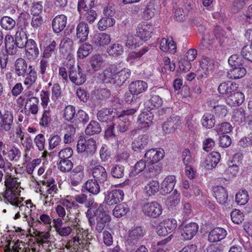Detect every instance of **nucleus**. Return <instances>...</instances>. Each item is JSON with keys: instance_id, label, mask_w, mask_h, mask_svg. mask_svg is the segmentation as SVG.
<instances>
[{"instance_id": "obj_7", "label": "nucleus", "mask_w": 252, "mask_h": 252, "mask_svg": "<svg viewBox=\"0 0 252 252\" xmlns=\"http://www.w3.org/2000/svg\"><path fill=\"white\" fill-rule=\"evenodd\" d=\"M198 230V224L195 222L182 224L181 230V236L186 240H190L196 235Z\"/></svg>"}, {"instance_id": "obj_59", "label": "nucleus", "mask_w": 252, "mask_h": 252, "mask_svg": "<svg viewBox=\"0 0 252 252\" xmlns=\"http://www.w3.org/2000/svg\"><path fill=\"white\" fill-rule=\"evenodd\" d=\"M72 167L73 163L69 159H60V161L58 164V169L63 172H69Z\"/></svg>"}, {"instance_id": "obj_38", "label": "nucleus", "mask_w": 252, "mask_h": 252, "mask_svg": "<svg viewBox=\"0 0 252 252\" xmlns=\"http://www.w3.org/2000/svg\"><path fill=\"white\" fill-rule=\"evenodd\" d=\"M104 62L102 55L98 54L94 55L90 60L91 66L94 71L98 70L104 64Z\"/></svg>"}, {"instance_id": "obj_51", "label": "nucleus", "mask_w": 252, "mask_h": 252, "mask_svg": "<svg viewBox=\"0 0 252 252\" xmlns=\"http://www.w3.org/2000/svg\"><path fill=\"white\" fill-rule=\"evenodd\" d=\"M215 122L214 115L210 113H205L201 119L202 125L206 128L213 127L215 126Z\"/></svg>"}, {"instance_id": "obj_4", "label": "nucleus", "mask_w": 252, "mask_h": 252, "mask_svg": "<svg viewBox=\"0 0 252 252\" xmlns=\"http://www.w3.org/2000/svg\"><path fill=\"white\" fill-rule=\"evenodd\" d=\"M96 149V142L93 138L86 140L84 137L79 139L77 145V150L78 153H85L87 155H92L95 153Z\"/></svg>"}, {"instance_id": "obj_54", "label": "nucleus", "mask_w": 252, "mask_h": 252, "mask_svg": "<svg viewBox=\"0 0 252 252\" xmlns=\"http://www.w3.org/2000/svg\"><path fill=\"white\" fill-rule=\"evenodd\" d=\"M79 14L85 21L90 24L93 23L97 17V14L96 11L92 9L86 10L85 12Z\"/></svg>"}, {"instance_id": "obj_8", "label": "nucleus", "mask_w": 252, "mask_h": 252, "mask_svg": "<svg viewBox=\"0 0 252 252\" xmlns=\"http://www.w3.org/2000/svg\"><path fill=\"white\" fill-rule=\"evenodd\" d=\"M2 156H5L9 161L17 162L19 160L21 157V152L20 150L15 145H9L6 149H4L2 151Z\"/></svg>"}, {"instance_id": "obj_22", "label": "nucleus", "mask_w": 252, "mask_h": 252, "mask_svg": "<svg viewBox=\"0 0 252 252\" xmlns=\"http://www.w3.org/2000/svg\"><path fill=\"white\" fill-rule=\"evenodd\" d=\"M92 175L96 182L103 183L108 178L107 173L106 169L101 165H96L92 169Z\"/></svg>"}, {"instance_id": "obj_58", "label": "nucleus", "mask_w": 252, "mask_h": 252, "mask_svg": "<svg viewBox=\"0 0 252 252\" xmlns=\"http://www.w3.org/2000/svg\"><path fill=\"white\" fill-rule=\"evenodd\" d=\"M246 114L245 111L242 108L237 109L234 111L232 116V120L238 124L245 121Z\"/></svg>"}, {"instance_id": "obj_48", "label": "nucleus", "mask_w": 252, "mask_h": 252, "mask_svg": "<svg viewBox=\"0 0 252 252\" xmlns=\"http://www.w3.org/2000/svg\"><path fill=\"white\" fill-rule=\"evenodd\" d=\"M95 0H79L77 9L79 13L91 9L94 5Z\"/></svg>"}, {"instance_id": "obj_6", "label": "nucleus", "mask_w": 252, "mask_h": 252, "mask_svg": "<svg viewBox=\"0 0 252 252\" xmlns=\"http://www.w3.org/2000/svg\"><path fill=\"white\" fill-rule=\"evenodd\" d=\"M164 151L161 148H153L146 151L144 158L148 163H156L164 157Z\"/></svg>"}, {"instance_id": "obj_26", "label": "nucleus", "mask_w": 252, "mask_h": 252, "mask_svg": "<svg viewBox=\"0 0 252 252\" xmlns=\"http://www.w3.org/2000/svg\"><path fill=\"white\" fill-rule=\"evenodd\" d=\"M147 89V83L142 80L133 81L129 85V91L132 94L138 95L145 92Z\"/></svg>"}, {"instance_id": "obj_39", "label": "nucleus", "mask_w": 252, "mask_h": 252, "mask_svg": "<svg viewBox=\"0 0 252 252\" xmlns=\"http://www.w3.org/2000/svg\"><path fill=\"white\" fill-rule=\"evenodd\" d=\"M15 42L20 48L25 47L26 43L28 41L27 35L25 32L22 29L18 30L15 34Z\"/></svg>"}, {"instance_id": "obj_32", "label": "nucleus", "mask_w": 252, "mask_h": 252, "mask_svg": "<svg viewBox=\"0 0 252 252\" xmlns=\"http://www.w3.org/2000/svg\"><path fill=\"white\" fill-rule=\"evenodd\" d=\"M5 46L7 53L9 55H14L17 51V44L11 35H6L4 39Z\"/></svg>"}, {"instance_id": "obj_33", "label": "nucleus", "mask_w": 252, "mask_h": 252, "mask_svg": "<svg viewBox=\"0 0 252 252\" xmlns=\"http://www.w3.org/2000/svg\"><path fill=\"white\" fill-rule=\"evenodd\" d=\"M121 70V67L116 64L110 65L104 71V76L105 79H108L110 82L111 80H116L119 72Z\"/></svg>"}, {"instance_id": "obj_62", "label": "nucleus", "mask_w": 252, "mask_h": 252, "mask_svg": "<svg viewBox=\"0 0 252 252\" xmlns=\"http://www.w3.org/2000/svg\"><path fill=\"white\" fill-rule=\"evenodd\" d=\"M60 203L62 206L65 207L67 212H69L74 205V198L72 196L67 195L62 198Z\"/></svg>"}, {"instance_id": "obj_3", "label": "nucleus", "mask_w": 252, "mask_h": 252, "mask_svg": "<svg viewBox=\"0 0 252 252\" xmlns=\"http://www.w3.org/2000/svg\"><path fill=\"white\" fill-rule=\"evenodd\" d=\"M154 32V28L151 23L141 22L137 25L136 29V35L142 40H149Z\"/></svg>"}, {"instance_id": "obj_5", "label": "nucleus", "mask_w": 252, "mask_h": 252, "mask_svg": "<svg viewBox=\"0 0 252 252\" xmlns=\"http://www.w3.org/2000/svg\"><path fill=\"white\" fill-rule=\"evenodd\" d=\"M142 211L145 216L156 218L161 214L162 208L158 202L152 201L144 203L142 206Z\"/></svg>"}, {"instance_id": "obj_2", "label": "nucleus", "mask_w": 252, "mask_h": 252, "mask_svg": "<svg viewBox=\"0 0 252 252\" xmlns=\"http://www.w3.org/2000/svg\"><path fill=\"white\" fill-rule=\"evenodd\" d=\"M74 228L76 229V235L68 241L67 245L77 251L80 249H83L87 243L88 232L80 228L78 223L75 226L74 225Z\"/></svg>"}, {"instance_id": "obj_30", "label": "nucleus", "mask_w": 252, "mask_h": 252, "mask_svg": "<svg viewBox=\"0 0 252 252\" xmlns=\"http://www.w3.org/2000/svg\"><path fill=\"white\" fill-rule=\"evenodd\" d=\"M149 141L148 135H140L132 142V148L135 152H139L147 146Z\"/></svg>"}, {"instance_id": "obj_57", "label": "nucleus", "mask_w": 252, "mask_h": 252, "mask_svg": "<svg viewBox=\"0 0 252 252\" xmlns=\"http://www.w3.org/2000/svg\"><path fill=\"white\" fill-rule=\"evenodd\" d=\"M130 74L131 72L129 69L127 68L123 69L121 67V70L119 72L117 78H116L114 82H117L118 84H123L129 78Z\"/></svg>"}, {"instance_id": "obj_41", "label": "nucleus", "mask_w": 252, "mask_h": 252, "mask_svg": "<svg viewBox=\"0 0 252 252\" xmlns=\"http://www.w3.org/2000/svg\"><path fill=\"white\" fill-rule=\"evenodd\" d=\"M249 199V193L245 189L239 190L235 195V201L239 205L246 204L248 202Z\"/></svg>"}, {"instance_id": "obj_49", "label": "nucleus", "mask_w": 252, "mask_h": 252, "mask_svg": "<svg viewBox=\"0 0 252 252\" xmlns=\"http://www.w3.org/2000/svg\"><path fill=\"white\" fill-rule=\"evenodd\" d=\"M101 131V127L99 123L94 121H92L87 126L85 133L87 135H92L98 134Z\"/></svg>"}, {"instance_id": "obj_64", "label": "nucleus", "mask_w": 252, "mask_h": 252, "mask_svg": "<svg viewBox=\"0 0 252 252\" xmlns=\"http://www.w3.org/2000/svg\"><path fill=\"white\" fill-rule=\"evenodd\" d=\"M76 113L75 108L72 105H67L63 111V117L67 121L72 120Z\"/></svg>"}, {"instance_id": "obj_19", "label": "nucleus", "mask_w": 252, "mask_h": 252, "mask_svg": "<svg viewBox=\"0 0 252 252\" xmlns=\"http://www.w3.org/2000/svg\"><path fill=\"white\" fill-rule=\"evenodd\" d=\"M176 183V177L169 175L166 177L161 184L160 192L162 195L170 193L174 189Z\"/></svg>"}, {"instance_id": "obj_40", "label": "nucleus", "mask_w": 252, "mask_h": 252, "mask_svg": "<svg viewBox=\"0 0 252 252\" xmlns=\"http://www.w3.org/2000/svg\"><path fill=\"white\" fill-rule=\"evenodd\" d=\"M129 207L126 203H122L116 205L113 210V216L117 218L125 216L129 211Z\"/></svg>"}, {"instance_id": "obj_18", "label": "nucleus", "mask_w": 252, "mask_h": 252, "mask_svg": "<svg viewBox=\"0 0 252 252\" xmlns=\"http://www.w3.org/2000/svg\"><path fill=\"white\" fill-rule=\"evenodd\" d=\"M25 47L27 58L30 61L35 60L39 53L36 42L32 39H29Z\"/></svg>"}, {"instance_id": "obj_27", "label": "nucleus", "mask_w": 252, "mask_h": 252, "mask_svg": "<svg viewBox=\"0 0 252 252\" xmlns=\"http://www.w3.org/2000/svg\"><path fill=\"white\" fill-rule=\"evenodd\" d=\"M237 88L236 84L230 81H226L220 84L218 91L220 94L228 97L234 92L237 91Z\"/></svg>"}, {"instance_id": "obj_12", "label": "nucleus", "mask_w": 252, "mask_h": 252, "mask_svg": "<svg viewBox=\"0 0 252 252\" xmlns=\"http://www.w3.org/2000/svg\"><path fill=\"white\" fill-rule=\"evenodd\" d=\"M111 41V38L109 34L99 32L93 35L91 42L95 47L100 48L108 45Z\"/></svg>"}, {"instance_id": "obj_56", "label": "nucleus", "mask_w": 252, "mask_h": 252, "mask_svg": "<svg viewBox=\"0 0 252 252\" xmlns=\"http://www.w3.org/2000/svg\"><path fill=\"white\" fill-rule=\"evenodd\" d=\"M15 24V21L9 16H3L0 20V25L5 30H11Z\"/></svg>"}, {"instance_id": "obj_35", "label": "nucleus", "mask_w": 252, "mask_h": 252, "mask_svg": "<svg viewBox=\"0 0 252 252\" xmlns=\"http://www.w3.org/2000/svg\"><path fill=\"white\" fill-rule=\"evenodd\" d=\"M245 68L242 66L232 67L228 72V76L232 79H237L243 77L246 74Z\"/></svg>"}, {"instance_id": "obj_37", "label": "nucleus", "mask_w": 252, "mask_h": 252, "mask_svg": "<svg viewBox=\"0 0 252 252\" xmlns=\"http://www.w3.org/2000/svg\"><path fill=\"white\" fill-rule=\"evenodd\" d=\"M159 189V183L157 180H151L149 181L144 187L145 194L148 196L155 195L158 192Z\"/></svg>"}, {"instance_id": "obj_23", "label": "nucleus", "mask_w": 252, "mask_h": 252, "mask_svg": "<svg viewBox=\"0 0 252 252\" xmlns=\"http://www.w3.org/2000/svg\"><path fill=\"white\" fill-rule=\"evenodd\" d=\"M76 37L79 39L80 42H84L88 39L89 33V27L85 22H80L77 25L76 28Z\"/></svg>"}, {"instance_id": "obj_52", "label": "nucleus", "mask_w": 252, "mask_h": 252, "mask_svg": "<svg viewBox=\"0 0 252 252\" xmlns=\"http://www.w3.org/2000/svg\"><path fill=\"white\" fill-rule=\"evenodd\" d=\"M4 179V186L6 187V190H19L18 188L20 186V183L17 178L13 177Z\"/></svg>"}, {"instance_id": "obj_28", "label": "nucleus", "mask_w": 252, "mask_h": 252, "mask_svg": "<svg viewBox=\"0 0 252 252\" xmlns=\"http://www.w3.org/2000/svg\"><path fill=\"white\" fill-rule=\"evenodd\" d=\"M214 195L217 201L221 205H225L228 200V195L224 188L216 186L213 188Z\"/></svg>"}, {"instance_id": "obj_42", "label": "nucleus", "mask_w": 252, "mask_h": 252, "mask_svg": "<svg viewBox=\"0 0 252 252\" xmlns=\"http://www.w3.org/2000/svg\"><path fill=\"white\" fill-rule=\"evenodd\" d=\"M98 183V182H96L94 180H88L85 183V188L90 193L94 195H97L100 190Z\"/></svg>"}, {"instance_id": "obj_15", "label": "nucleus", "mask_w": 252, "mask_h": 252, "mask_svg": "<svg viewBox=\"0 0 252 252\" xmlns=\"http://www.w3.org/2000/svg\"><path fill=\"white\" fill-rule=\"evenodd\" d=\"M39 99L36 97H31L27 99L24 109L26 115L30 116L31 114L36 115L39 110Z\"/></svg>"}, {"instance_id": "obj_44", "label": "nucleus", "mask_w": 252, "mask_h": 252, "mask_svg": "<svg viewBox=\"0 0 252 252\" xmlns=\"http://www.w3.org/2000/svg\"><path fill=\"white\" fill-rule=\"evenodd\" d=\"M123 52V46L119 43H114L109 46L107 49V53L109 55L113 57H117L121 55Z\"/></svg>"}, {"instance_id": "obj_36", "label": "nucleus", "mask_w": 252, "mask_h": 252, "mask_svg": "<svg viewBox=\"0 0 252 252\" xmlns=\"http://www.w3.org/2000/svg\"><path fill=\"white\" fill-rule=\"evenodd\" d=\"M15 72L17 76L24 77L26 73L27 64L25 60L22 58L18 59L15 63Z\"/></svg>"}, {"instance_id": "obj_29", "label": "nucleus", "mask_w": 252, "mask_h": 252, "mask_svg": "<svg viewBox=\"0 0 252 252\" xmlns=\"http://www.w3.org/2000/svg\"><path fill=\"white\" fill-rule=\"evenodd\" d=\"M67 23L66 17L63 14L56 16L52 21V28L54 32L59 33L65 27Z\"/></svg>"}, {"instance_id": "obj_10", "label": "nucleus", "mask_w": 252, "mask_h": 252, "mask_svg": "<svg viewBox=\"0 0 252 252\" xmlns=\"http://www.w3.org/2000/svg\"><path fill=\"white\" fill-rule=\"evenodd\" d=\"M85 177L84 166L81 165L76 166L70 173V183L76 187L79 185Z\"/></svg>"}, {"instance_id": "obj_9", "label": "nucleus", "mask_w": 252, "mask_h": 252, "mask_svg": "<svg viewBox=\"0 0 252 252\" xmlns=\"http://www.w3.org/2000/svg\"><path fill=\"white\" fill-rule=\"evenodd\" d=\"M68 75L70 81L76 85H82L86 80V76L79 66H78L77 69L71 66Z\"/></svg>"}, {"instance_id": "obj_13", "label": "nucleus", "mask_w": 252, "mask_h": 252, "mask_svg": "<svg viewBox=\"0 0 252 252\" xmlns=\"http://www.w3.org/2000/svg\"><path fill=\"white\" fill-rule=\"evenodd\" d=\"M0 169H2L4 172V179L15 177L16 169L12 163L4 158L0 154Z\"/></svg>"}, {"instance_id": "obj_34", "label": "nucleus", "mask_w": 252, "mask_h": 252, "mask_svg": "<svg viewBox=\"0 0 252 252\" xmlns=\"http://www.w3.org/2000/svg\"><path fill=\"white\" fill-rule=\"evenodd\" d=\"M153 120V115L151 113L144 112L140 114L137 122L142 128L148 127L151 125Z\"/></svg>"}, {"instance_id": "obj_47", "label": "nucleus", "mask_w": 252, "mask_h": 252, "mask_svg": "<svg viewBox=\"0 0 252 252\" xmlns=\"http://www.w3.org/2000/svg\"><path fill=\"white\" fill-rule=\"evenodd\" d=\"M155 8L154 3L150 1L147 3L145 8L144 9L142 14V17L144 20H149L152 19L155 15Z\"/></svg>"}, {"instance_id": "obj_50", "label": "nucleus", "mask_w": 252, "mask_h": 252, "mask_svg": "<svg viewBox=\"0 0 252 252\" xmlns=\"http://www.w3.org/2000/svg\"><path fill=\"white\" fill-rule=\"evenodd\" d=\"M200 66L204 70H212L214 68L215 61L210 57L203 56L200 61Z\"/></svg>"}, {"instance_id": "obj_45", "label": "nucleus", "mask_w": 252, "mask_h": 252, "mask_svg": "<svg viewBox=\"0 0 252 252\" xmlns=\"http://www.w3.org/2000/svg\"><path fill=\"white\" fill-rule=\"evenodd\" d=\"M93 46L89 43L83 44L77 51V57L83 59L87 57L92 51Z\"/></svg>"}, {"instance_id": "obj_20", "label": "nucleus", "mask_w": 252, "mask_h": 252, "mask_svg": "<svg viewBox=\"0 0 252 252\" xmlns=\"http://www.w3.org/2000/svg\"><path fill=\"white\" fill-rule=\"evenodd\" d=\"M13 124V115L11 111H6L3 114L0 110V126L5 131H9Z\"/></svg>"}, {"instance_id": "obj_17", "label": "nucleus", "mask_w": 252, "mask_h": 252, "mask_svg": "<svg viewBox=\"0 0 252 252\" xmlns=\"http://www.w3.org/2000/svg\"><path fill=\"white\" fill-rule=\"evenodd\" d=\"M20 195L19 190H5L3 193L5 201L16 206H19L22 203V198Z\"/></svg>"}, {"instance_id": "obj_60", "label": "nucleus", "mask_w": 252, "mask_h": 252, "mask_svg": "<svg viewBox=\"0 0 252 252\" xmlns=\"http://www.w3.org/2000/svg\"><path fill=\"white\" fill-rule=\"evenodd\" d=\"M146 166V162L143 160H140L135 164L132 167L130 172V175L131 176H135L138 174L142 172Z\"/></svg>"}, {"instance_id": "obj_31", "label": "nucleus", "mask_w": 252, "mask_h": 252, "mask_svg": "<svg viewBox=\"0 0 252 252\" xmlns=\"http://www.w3.org/2000/svg\"><path fill=\"white\" fill-rule=\"evenodd\" d=\"M226 235L225 229L220 227L215 228L209 233L208 240L211 242H216L224 239Z\"/></svg>"}, {"instance_id": "obj_11", "label": "nucleus", "mask_w": 252, "mask_h": 252, "mask_svg": "<svg viewBox=\"0 0 252 252\" xmlns=\"http://www.w3.org/2000/svg\"><path fill=\"white\" fill-rule=\"evenodd\" d=\"M124 197L122 190L115 189L107 191L105 197L106 203L109 205H113L122 201Z\"/></svg>"}, {"instance_id": "obj_16", "label": "nucleus", "mask_w": 252, "mask_h": 252, "mask_svg": "<svg viewBox=\"0 0 252 252\" xmlns=\"http://www.w3.org/2000/svg\"><path fill=\"white\" fill-rule=\"evenodd\" d=\"M220 155L217 152H212L208 155L202 162V165L207 169H212L215 168L220 161Z\"/></svg>"}, {"instance_id": "obj_55", "label": "nucleus", "mask_w": 252, "mask_h": 252, "mask_svg": "<svg viewBox=\"0 0 252 252\" xmlns=\"http://www.w3.org/2000/svg\"><path fill=\"white\" fill-rule=\"evenodd\" d=\"M112 112L108 109H102L99 110L97 114L98 120L100 122L111 121L112 118H114V116H112Z\"/></svg>"}, {"instance_id": "obj_53", "label": "nucleus", "mask_w": 252, "mask_h": 252, "mask_svg": "<svg viewBox=\"0 0 252 252\" xmlns=\"http://www.w3.org/2000/svg\"><path fill=\"white\" fill-rule=\"evenodd\" d=\"M147 51V50L146 48H142L138 52H131L128 54L126 61L130 64H133L135 62L139 60Z\"/></svg>"}, {"instance_id": "obj_46", "label": "nucleus", "mask_w": 252, "mask_h": 252, "mask_svg": "<svg viewBox=\"0 0 252 252\" xmlns=\"http://www.w3.org/2000/svg\"><path fill=\"white\" fill-rule=\"evenodd\" d=\"M163 103V100L158 95H154L146 102V106L150 110L160 107Z\"/></svg>"}, {"instance_id": "obj_1", "label": "nucleus", "mask_w": 252, "mask_h": 252, "mask_svg": "<svg viewBox=\"0 0 252 252\" xmlns=\"http://www.w3.org/2000/svg\"><path fill=\"white\" fill-rule=\"evenodd\" d=\"M87 217L90 225L94 226L96 221L95 230L100 233L111 218L108 212L104 210L102 204L92 203V206L88 210Z\"/></svg>"}, {"instance_id": "obj_63", "label": "nucleus", "mask_w": 252, "mask_h": 252, "mask_svg": "<svg viewBox=\"0 0 252 252\" xmlns=\"http://www.w3.org/2000/svg\"><path fill=\"white\" fill-rule=\"evenodd\" d=\"M57 46L56 41L55 40L50 41L49 44L44 47L43 52V56L44 58H50L56 50Z\"/></svg>"}, {"instance_id": "obj_61", "label": "nucleus", "mask_w": 252, "mask_h": 252, "mask_svg": "<svg viewBox=\"0 0 252 252\" xmlns=\"http://www.w3.org/2000/svg\"><path fill=\"white\" fill-rule=\"evenodd\" d=\"M37 221L40 224L45 226L46 230L49 231L51 228V219L49 215L43 214L37 218Z\"/></svg>"}, {"instance_id": "obj_24", "label": "nucleus", "mask_w": 252, "mask_h": 252, "mask_svg": "<svg viewBox=\"0 0 252 252\" xmlns=\"http://www.w3.org/2000/svg\"><path fill=\"white\" fill-rule=\"evenodd\" d=\"M159 48L162 51L171 54H174L176 52V45L172 38H162Z\"/></svg>"}, {"instance_id": "obj_25", "label": "nucleus", "mask_w": 252, "mask_h": 252, "mask_svg": "<svg viewBox=\"0 0 252 252\" xmlns=\"http://www.w3.org/2000/svg\"><path fill=\"white\" fill-rule=\"evenodd\" d=\"M245 100V95L242 92L235 91L226 98V102L229 106H237L241 105Z\"/></svg>"}, {"instance_id": "obj_43", "label": "nucleus", "mask_w": 252, "mask_h": 252, "mask_svg": "<svg viewBox=\"0 0 252 252\" xmlns=\"http://www.w3.org/2000/svg\"><path fill=\"white\" fill-rule=\"evenodd\" d=\"M115 22L116 21L113 18L104 17L98 22V29L100 31H104L109 27H113Z\"/></svg>"}, {"instance_id": "obj_21", "label": "nucleus", "mask_w": 252, "mask_h": 252, "mask_svg": "<svg viewBox=\"0 0 252 252\" xmlns=\"http://www.w3.org/2000/svg\"><path fill=\"white\" fill-rule=\"evenodd\" d=\"M17 206L19 207V210L21 211V214L24 217H28L30 215L33 216L35 215L36 207L31 200H27L24 203L22 202Z\"/></svg>"}, {"instance_id": "obj_14", "label": "nucleus", "mask_w": 252, "mask_h": 252, "mask_svg": "<svg viewBox=\"0 0 252 252\" xmlns=\"http://www.w3.org/2000/svg\"><path fill=\"white\" fill-rule=\"evenodd\" d=\"M145 234V231L141 227L136 226L129 230L126 240L129 244L135 245Z\"/></svg>"}]
</instances>
